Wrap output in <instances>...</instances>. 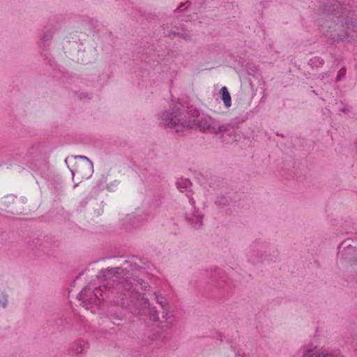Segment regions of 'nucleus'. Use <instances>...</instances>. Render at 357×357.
Returning a JSON list of instances; mask_svg holds the SVG:
<instances>
[{
    "mask_svg": "<svg viewBox=\"0 0 357 357\" xmlns=\"http://www.w3.org/2000/svg\"><path fill=\"white\" fill-rule=\"evenodd\" d=\"M199 128L204 132L219 134L229 131V125L220 124L211 118L202 119L199 123Z\"/></svg>",
    "mask_w": 357,
    "mask_h": 357,
    "instance_id": "f257e3e1",
    "label": "nucleus"
},
{
    "mask_svg": "<svg viewBox=\"0 0 357 357\" xmlns=\"http://www.w3.org/2000/svg\"><path fill=\"white\" fill-rule=\"evenodd\" d=\"M163 123L170 128H174L176 132H182L185 128L191 127V121H183L182 118L178 119L176 116H172V114L164 112L162 114Z\"/></svg>",
    "mask_w": 357,
    "mask_h": 357,
    "instance_id": "f03ea898",
    "label": "nucleus"
},
{
    "mask_svg": "<svg viewBox=\"0 0 357 357\" xmlns=\"http://www.w3.org/2000/svg\"><path fill=\"white\" fill-rule=\"evenodd\" d=\"M100 291V289H96L95 291H91V289L85 287L78 295L79 300H82L83 303L87 305L88 303H94L98 305L100 302V298L98 296V293Z\"/></svg>",
    "mask_w": 357,
    "mask_h": 357,
    "instance_id": "7ed1b4c3",
    "label": "nucleus"
},
{
    "mask_svg": "<svg viewBox=\"0 0 357 357\" xmlns=\"http://www.w3.org/2000/svg\"><path fill=\"white\" fill-rule=\"evenodd\" d=\"M118 289L121 291L125 296H128L130 299L135 298L137 295L135 289H133L132 284L130 282H125L119 284Z\"/></svg>",
    "mask_w": 357,
    "mask_h": 357,
    "instance_id": "20e7f679",
    "label": "nucleus"
},
{
    "mask_svg": "<svg viewBox=\"0 0 357 357\" xmlns=\"http://www.w3.org/2000/svg\"><path fill=\"white\" fill-rule=\"evenodd\" d=\"M220 93L221 94L222 100L225 106L229 108L231 105V98L230 93L226 86H222L220 89Z\"/></svg>",
    "mask_w": 357,
    "mask_h": 357,
    "instance_id": "39448f33",
    "label": "nucleus"
},
{
    "mask_svg": "<svg viewBox=\"0 0 357 357\" xmlns=\"http://www.w3.org/2000/svg\"><path fill=\"white\" fill-rule=\"evenodd\" d=\"M86 347V343L82 340H79L72 344L71 349L75 354H80L83 353Z\"/></svg>",
    "mask_w": 357,
    "mask_h": 357,
    "instance_id": "423d86ee",
    "label": "nucleus"
},
{
    "mask_svg": "<svg viewBox=\"0 0 357 357\" xmlns=\"http://www.w3.org/2000/svg\"><path fill=\"white\" fill-rule=\"evenodd\" d=\"M142 301H144V303L147 305V308L149 310V315L150 317V319L154 321H158L159 319L158 313L155 310V307H150V304L149 303L148 299L142 298Z\"/></svg>",
    "mask_w": 357,
    "mask_h": 357,
    "instance_id": "0eeeda50",
    "label": "nucleus"
},
{
    "mask_svg": "<svg viewBox=\"0 0 357 357\" xmlns=\"http://www.w3.org/2000/svg\"><path fill=\"white\" fill-rule=\"evenodd\" d=\"M326 356H328V354H324V352L320 354L317 351V348L314 347L313 349H307L303 357H326Z\"/></svg>",
    "mask_w": 357,
    "mask_h": 357,
    "instance_id": "6e6552de",
    "label": "nucleus"
},
{
    "mask_svg": "<svg viewBox=\"0 0 357 357\" xmlns=\"http://www.w3.org/2000/svg\"><path fill=\"white\" fill-rule=\"evenodd\" d=\"M177 188L182 190L183 189L188 188L191 185V182L188 178H180L176 182Z\"/></svg>",
    "mask_w": 357,
    "mask_h": 357,
    "instance_id": "1a4fd4ad",
    "label": "nucleus"
},
{
    "mask_svg": "<svg viewBox=\"0 0 357 357\" xmlns=\"http://www.w3.org/2000/svg\"><path fill=\"white\" fill-rule=\"evenodd\" d=\"M189 221L195 228L199 227L202 224V220L199 215L195 216V218L189 219Z\"/></svg>",
    "mask_w": 357,
    "mask_h": 357,
    "instance_id": "9d476101",
    "label": "nucleus"
},
{
    "mask_svg": "<svg viewBox=\"0 0 357 357\" xmlns=\"http://www.w3.org/2000/svg\"><path fill=\"white\" fill-rule=\"evenodd\" d=\"M79 158L81 159H83V160H85L88 162L87 163V167L89 168V172L87 174H85L83 175V176H85L86 178H88L89 176H90L91 175V169L93 168V163L91 162V161L89 160V159L86 157V156H84V155H79L78 156Z\"/></svg>",
    "mask_w": 357,
    "mask_h": 357,
    "instance_id": "9b49d317",
    "label": "nucleus"
},
{
    "mask_svg": "<svg viewBox=\"0 0 357 357\" xmlns=\"http://www.w3.org/2000/svg\"><path fill=\"white\" fill-rule=\"evenodd\" d=\"M155 299H156V302L158 304H160L162 306V307L165 310V307L167 305L165 299L163 297L158 296V295L155 296Z\"/></svg>",
    "mask_w": 357,
    "mask_h": 357,
    "instance_id": "f8f14e48",
    "label": "nucleus"
},
{
    "mask_svg": "<svg viewBox=\"0 0 357 357\" xmlns=\"http://www.w3.org/2000/svg\"><path fill=\"white\" fill-rule=\"evenodd\" d=\"M7 303V298L5 296H2L0 298V304L2 305L3 307H5L6 306Z\"/></svg>",
    "mask_w": 357,
    "mask_h": 357,
    "instance_id": "ddd939ff",
    "label": "nucleus"
},
{
    "mask_svg": "<svg viewBox=\"0 0 357 357\" xmlns=\"http://www.w3.org/2000/svg\"><path fill=\"white\" fill-rule=\"evenodd\" d=\"M346 73V69L345 68H342L340 70H339V73H338V75H337V79H340L341 78L342 76H344Z\"/></svg>",
    "mask_w": 357,
    "mask_h": 357,
    "instance_id": "4468645a",
    "label": "nucleus"
},
{
    "mask_svg": "<svg viewBox=\"0 0 357 357\" xmlns=\"http://www.w3.org/2000/svg\"><path fill=\"white\" fill-rule=\"evenodd\" d=\"M190 203L193 206L195 204V200L193 199H190Z\"/></svg>",
    "mask_w": 357,
    "mask_h": 357,
    "instance_id": "2eb2a0df",
    "label": "nucleus"
},
{
    "mask_svg": "<svg viewBox=\"0 0 357 357\" xmlns=\"http://www.w3.org/2000/svg\"><path fill=\"white\" fill-rule=\"evenodd\" d=\"M314 60L318 61L320 63H321V61H320L319 58H314Z\"/></svg>",
    "mask_w": 357,
    "mask_h": 357,
    "instance_id": "dca6fc26",
    "label": "nucleus"
}]
</instances>
